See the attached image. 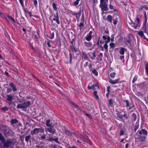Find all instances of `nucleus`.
I'll use <instances>...</instances> for the list:
<instances>
[{
	"label": "nucleus",
	"mask_w": 148,
	"mask_h": 148,
	"mask_svg": "<svg viewBox=\"0 0 148 148\" xmlns=\"http://www.w3.org/2000/svg\"><path fill=\"white\" fill-rule=\"evenodd\" d=\"M4 128V134L6 138L8 136H12L14 135V132L9 127L5 126Z\"/></svg>",
	"instance_id": "f257e3e1"
},
{
	"label": "nucleus",
	"mask_w": 148,
	"mask_h": 148,
	"mask_svg": "<svg viewBox=\"0 0 148 148\" xmlns=\"http://www.w3.org/2000/svg\"><path fill=\"white\" fill-rule=\"evenodd\" d=\"M100 3L99 7L101 8L102 11H107L109 10L107 3L108 0H100Z\"/></svg>",
	"instance_id": "f03ea898"
},
{
	"label": "nucleus",
	"mask_w": 148,
	"mask_h": 148,
	"mask_svg": "<svg viewBox=\"0 0 148 148\" xmlns=\"http://www.w3.org/2000/svg\"><path fill=\"white\" fill-rule=\"evenodd\" d=\"M31 105V102L28 101L26 102H24L22 104H18L16 108L18 109H26Z\"/></svg>",
	"instance_id": "7ed1b4c3"
},
{
	"label": "nucleus",
	"mask_w": 148,
	"mask_h": 148,
	"mask_svg": "<svg viewBox=\"0 0 148 148\" xmlns=\"http://www.w3.org/2000/svg\"><path fill=\"white\" fill-rule=\"evenodd\" d=\"M44 132V129L42 127L35 128L31 132V134L33 136L38 134L39 133H43Z\"/></svg>",
	"instance_id": "20e7f679"
},
{
	"label": "nucleus",
	"mask_w": 148,
	"mask_h": 148,
	"mask_svg": "<svg viewBox=\"0 0 148 148\" xmlns=\"http://www.w3.org/2000/svg\"><path fill=\"white\" fill-rule=\"evenodd\" d=\"M3 143L4 144L3 147L5 148H8L10 146V145L14 144V142L12 141L11 139H7L6 141H4Z\"/></svg>",
	"instance_id": "39448f33"
},
{
	"label": "nucleus",
	"mask_w": 148,
	"mask_h": 148,
	"mask_svg": "<svg viewBox=\"0 0 148 148\" xmlns=\"http://www.w3.org/2000/svg\"><path fill=\"white\" fill-rule=\"evenodd\" d=\"M45 130L46 133L48 132L52 135L56 132V130L53 128V125H52L49 127L45 129Z\"/></svg>",
	"instance_id": "423d86ee"
},
{
	"label": "nucleus",
	"mask_w": 148,
	"mask_h": 148,
	"mask_svg": "<svg viewBox=\"0 0 148 148\" xmlns=\"http://www.w3.org/2000/svg\"><path fill=\"white\" fill-rule=\"evenodd\" d=\"M4 18L8 23L10 25H12V24L11 21H10V20L12 21L14 23H16L15 19L10 16L7 15L5 16Z\"/></svg>",
	"instance_id": "0eeeda50"
},
{
	"label": "nucleus",
	"mask_w": 148,
	"mask_h": 148,
	"mask_svg": "<svg viewBox=\"0 0 148 148\" xmlns=\"http://www.w3.org/2000/svg\"><path fill=\"white\" fill-rule=\"evenodd\" d=\"M92 31H90L86 35L85 39L87 41H90L91 40L92 38L93 37V36L92 35Z\"/></svg>",
	"instance_id": "6e6552de"
},
{
	"label": "nucleus",
	"mask_w": 148,
	"mask_h": 148,
	"mask_svg": "<svg viewBox=\"0 0 148 148\" xmlns=\"http://www.w3.org/2000/svg\"><path fill=\"white\" fill-rule=\"evenodd\" d=\"M81 138L82 140L85 142L88 143L90 142V141L88 138V137L86 135L80 134Z\"/></svg>",
	"instance_id": "1a4fd4ad"
},
{
	"label": "nucleus",
	"mask_w": 148,
	"mask_h": 148,
	"mask_svg": "<svg viewBox=\"0 0 148 148\" xmlns=\"http://www.w3.org/2000/svg\"><path fill=\"white\" fill-rule=\"evenodd\" d=\"M53 20L54 21H55L58 25H59L60 24V21L59 20V18L58 13H56V14H54V18H53Z\"/></svg>",
	"instance_id": "9d476101"
},
{
	"label": "nucleus",
	"mask_w": 148,
	"mask_h": 148,
	"mask_svg": "<svg viewBox=\"0 0 148 148\" xmlns=\"http://www.w3.org/2000/svg\"><path fill=\"white\" fill-rule=\"evenodd\" d=\"M139 134L141 135H143L144 136H147V132L145 129H142L140 131H138Z\"/></svg>",
	"instance_id": "9b49d317"
},
{
	"label": "nucleus",
	"mask_w": 148,
	"mask_h": 148,
	"mask_svg": "<svg viewBox=\"0 0 148 148\" xmlns=\"http://www.w3.org/2000/svg\"><path fill=\"white\" fill-rule=\"evenodd\" d=\"M147 22V21H145V22H144L142 27V30H143V31L145 33H147L146 27Z\"/></svg>",
	"instance_id": "f8f14e48"
},
{
	"label": "nucleus",
	"mask_w": 148,
	"mask_h": 148,
	"mask_svg": "<svg viewBox=\"0 0 148 148\" xmlns=\"http://www.w3.org/2000/svg\"><path fill=\"white\" fill-rule=\"evenodd\" d=\"M110 37H108V40H106V41L105 42V43L104 44V45L103 47H104L105 48V49L106 50H108V46L107 45V43L110 42Z\"/></svg>",
	"instance_id": "ddd939ff"
},
{
	"label": "nucleus",
	"mask_w": 148,
	"mask_h": 148,
	"mask_svg": "<svg viewBox=\"0 0 148 148\" xmlns=\"http://www.w3.org/2000/svg\"><path fill=\"white\" fill-rule=\"evenodd\" d=\"M138 34L143 38L144 39H146L147 41H148V38H147L143 34V32L142 31H140L138 32Z\"/></svg>",
	"instance_id": "4468645a"
},
{
	"label": "nucleus",
	"mask_w": 148,
	"mask_h": 148,
	"mask_svg": "<svg viewBox=\"0 0 148 148\" xmlns=\"http://www.w3.org/2000/svg\"><path fill=\"white\" fill-rule=\"evenodd\" d=\"M81 11H79L77 13H76L75 14L76 17L77 18V22H78L79 21V18L81 16Z\"/></svg>",
	"instance_id": "2eb2a0df"
},
{
	"label": "nucleus",
	"mask_w": 148,
	"mask_h": 148,
	"mask_svg": "<svg viewBox=\"0 0 148 148\" xmlns=\"http://www.w3.org/2000/svg\"><path fill=\"white\" fill-rule=\"evenodd\" d=\"M146 136H147L144 135H139V138L140 140L142 142L145 141V140Z\"/></svg>",
	"instance_id": "dca6fc26"
},
{
	"label": "nucleus",
	"mask_w": 148,
	"mask_h": 148,
	"mask_svg": "<svg viewBox=\"0 0 148 148\" xmlns=\"http://www.w3.org/2000/svg\"><path fill=\"white\" fill-rule=\"evenodd\" d=\"M126 49L125 48L121 47L120 48L119 53L121 55H123L124 54L125 51H126Z\"/></svg>",
	"instance_id": "f3484780"
},
{
	"label": "nucleus",
	"mask_w": 148,
	"mask_h": 148,
	"mask_svg": "<svg viewBox=\"0 0 148 148\" xmlns=\"http://www.w3.org/2000/svg\"><path fill=\"white\" fill-rule=\"evenodd\" d=\"M9 85L10 87L12 88V89L14 91H15L17 90V89L16 87L14 86V84L13 83L11 82L10 83Z\"/></svg>",
	"instance_id": "a211bd4d"
},
{
	"label": "nucleus",
	"mask_w": 148,
	"mask_h": 148,
	"mask_svg": "<svg viewBox=\"0 0 148 148\" xmlns=\"http://www.w3.org/2000/svg\"><path fill=\"white\" fill-rule=\"evenodd\" d=\"M136 119V115L134 113H133L131 115V120L133 121H135Z\"/></svg>",
	"instance_id": "6ab92c4d"
},
{
	"label": "nucleus",
	"mask_w": 148,
	"mask_h": 148,
	"mask_svg": "<svg viewBox=\"0 0 148 148\" xmlns=\"http://www.w3.org/2000/svg\"><path fill=\"white\" fill-rule=\"evenodd\" d=\"M5 138L3 135L0 133V141H1L2 143H3L5 141Z\"/></svg>",
	"instance_id": "aec40b11"
},
{
	"label": "nucleus",
	"mask_w": 148,
	"mask_h": 148,
	"mask_svg": "<svg viewBox=\"0 0 148 148\" xmlns=\"http://www.w3.org/2000/svg\"><path fill=\"white\" fill-rule=\"evenodd\" d=\"M118 80V79H115L114 80H113L112 79H110L109 81V82L112 84H115L117 83Z\"/></svg>",
	"instance_id": "412c9836"
},
{
	"label": "nucleus",
	"mask_w": 148,
	"mask_h": 148,
	"mask_svg": "<svg viewBox=\"0 0 148 148\" xmlns=\"http://www.w3.org/2000/svg\"><path fill=\"white\" fill-rule=\"evenodd\" d=\"M84 44L87 47H90L92 45V43L91 42H84Z\"/></svg>",
	"instance_id": "4be33fe9"
},
{
	"label": "nucleus",
	"mask_w": 148,
	"mask_h": 148,
	"mask_svg": "<svg viewBox=\"0 0 148 148\" xmlns=\"http://www.w3.org/2000/svg\"><path fill=\"white\" fill-rule=\"evenodd\" d=\"M119 18V16L117 14H114L113 18V20H116L118 21V19Z\"/></svg>",
	"instance_id": "5701e85b"
},
{
	"label": "nucleus",
	"mask_w": 148,
	"mask_h": 148,
	"mask_svg": "<svg viewBox=\"0 0 148 148\" xmlns=\"http://www.w3.org/2000/svg\"><path fill=\"white\" fill-rule=\"evenodd\" d=\"M7 99L9 101H11L13 99L12 96L10 95H7Z\"/></svg>",
	"instance_id": "b1692460"
},
{
	"label": "nucleus",
	"mask_w": 148,
	"mask_h": 148,
	"mask_svg": "<svg viewBox=\"0 0 148 148\" xmlns=\"http://www.w3.org/2000/svg\"><path fill=\"white\" fill-rule=\"evenodd\" d=\"M18 122V121L16 119H12L10 121V122L12 124L16 123Z\"/></svg>",
	"instance_id": "393cba45"
},
{
	"label": "nucleus",
	"mask_w": 148,
	"mask_h": 148,
	"mask_svg": "<svg viewBox=\"0 0 148 148\" xmlns=\"http://www.w3.org/2000/svg\"><path fill=\"white\" fill-rule=\"evenodd\" d=\"M50 120L49 119L46 121V125L47 127H50L52 126L51 124H50Z\"/></svg>",
	"instance_id": "a878e982"
},
{
	"label": "nucleus",
	"mask_w": 148,
	"mask_h": 148,
	"mask_svg": "<svg viewBox=\"0 0 148 148\" xmlns=\"http://www.w3.org/2000/svg\"><path fill=\"white\" fill-rule=\"evenodd\" d=\"M17 100L20 103H23L25 101V100L23 98L20 99L18 97H16Z\"/></svg>",
	"instance_id": "bb28decb"
},
{
	"label": "nucleus",
	"mask_w": 148,
	"mask_h": 148,
	"mask_svg": "<svg viewBox=\"0 0 148 148\" xmlns=\"http://www.w3.org/2000/svg\"><path fill=\"white\" fill-rule=\"evenodd\" d=\"M107 20L110 23H112V16L110 15H109L107 17Z\"/></svg>",
	"instance_id": "cd10ccee"
},
{
	"label": "nucleus",
	"mask_w": 148,
	"mask_h": 148,
	"mask_svg": "<svg viewBox=\"0 0 148 148\" xmlns=\"http://www.w3.org/2000/svg\"><path fill=\"white\" fill-rule=\"evenodd\" d=\"M77 25L79 27L80 30H81L82 28L84 27V23L82 22H81L79 25L77 24Z\"/></svg>",
	"instance_id": "c85d7f7f"
},
{
	"label": "nucleus",
	"mask_w": 148,
	"mask_h": 148,
	"mask_svg": "<svg viewBox=\"0 0 148 148\" xmlns=\"http://www.w3.org/2000/svg\"><path fill=\"white\" fill-rule=\"evenodd\" d=\"M82 55L84 59H88V58L87 56V55L85 52L82 51Z\"/></svg>",
	"instance_id": "c756f323"
},
{
	"label": "nucleus",
	"mask_w": 148,
	"mask_h": 148,
	"mask_svg": "<svg viewBox=\"0 0 148 148\" xmlns=\"http://www.w3.org/2000/svg\"><path fill=\"white\" fill-rule=\"evenodd\" d=\"M118 117L121 119H123V115L122 114L121 112L118 113L116 114Z\"/></svg>",
	"instance_id": "7c9ffc66"
},
{
	"label": "nucleus",
	"mask_w": 148,
	"mask_h": 148,
	"mask_svg": "<svg viewBox=\"0 0 148 148\" xmlns=\"http://www.w3.org/2000/svg\"><path fill=\"white\" fill-rule=\"evenodd\" d=\"M31 137V136L30 135H27L25 137V141L28 143Z\"/></svg>",
	"instance_id": "2f4dec72"
},
{
	"label": "nucleus",
	"mask_w": 148,
	"mask_h": 148,
	"mask_svg": "<svg viewBox=\"0 0 148 148\" xmlns=\"http://www.w3.org/2000/svg\"><path fill=\"white\" fill-rule=\"evenodd\" d=\"M54 37V33L52 32V33H50L49 34V37H48V38L50 39H52Z\"/></svg>",
	"instance_id": "473e14b6"
},
{
	"label": "nucleus",
	"mask_w": 148,
	"mask_h": 148,
	"mask_svg": "<svg viewBox=\"0 0 148 148\" xmlns=\"http://www.w3.org/2000/svg\"><path fill=\"white\" fill-rule=\"evenodd\" d=\"M70 47L73 52H75V53L77 52V50L74 47L73 45H71L70 46Z\"/></svg>",
	"instance_id": "72a5a7b5"
},
{
	"label": "nucleus",
	"mask_w": 148,
	"mask_h": 148,
	"mask_svg": "<svg viewBox=\"0 0 148 148\" xmlns=\"http://www.w3.org/2000/svg\"><path fill=\"white\" fill-rule=\"evenodd\" d=\"M93 95L95 96V99H99V96L98 95H97V91H95L93 92Z\"/></svg>",
	"instance_id": "f704fd0d"
},
{
	"label": "nucleus",
	"mask_w": 148,
	"mask_h": 148,
	"mask_svg": "<svg viewBox=\"0 0 148 148\" xmlns=\"http://www.w3.org/2000/svg\"><path fill=\"white\" fill-rule=\"evenodd\" d=\"M139 125V123L138 122H136V123L135 125V126L134 129L135 132H136V131L137 129L138 128Z\"/></svg>",
	"instance_id": "c9c22d12"
},
{
	"label": "nucleus",
	"mask_w": 148,
	"mask_h": 148,
	"mask_svg": "<svg viewBox=\"0 0 148 148\" xmlns=\"http://www.w3.org/2000/svg\"><path fill=\"white\" fill-rule=\"evenodd\" d=\"M91 71L95 75L97 76L98 75V73L96 69L92 70Z\"/></svg>",
	"instance_id": "e433bc0d"
},
{
	"label": "nucleus",
	"mask_w": 148,
	"mask_h": 148,
	"mask_svg": "<svg viewBox=\"0 0 148 148\" xmlns=\"http://www.w3.org/2000/svg\"><path fill=\"white\" fill-rule=\"evenodd\" d=\"M36 148H45L44 145L40 144H38L35 146Z\"/></svg>",
	"instance_id": "4c0bfd02"
},
{
	"label": "nucleus",
	"mask_w": 148,
	"mask_h": 148,
	"mask_svg": "<svg viewBox=\"0 0 148 148\" xmlns=\"http://www.w3.org/2000/svg\"><path fill=\"white\" fill-rule=\"evenodd\" d=\"M123 118L127 119L128 118V115L126 113H124V114H123Z\"/></svg>",
	"instance_id": "58836bf2"
},
{
	"label": "nucleus",
	"mask_w": 148,
	"mask_h": 148,
	"mask_svg": "<svg viewBox=\"0 0 148 148\" xmlns=\"http://www.w3.org/2000/svg\"><path fill=\"white\" fill-rule=\"evenodd\" d=\"M1 110L3 111H7L8 110V108L6 106L3 107L1 108Z\"/></svg>",
	"instance_id": "ea45409f"
},
{
	"label": "nucleus",
	"mask_w": 148,
	"mask_h": 148,
	"mask_svg": "<svg viewBox=\"0 0 148 148\" xmlns=\"http://www.w3.org/2000/svg\"><path fill=\"white\" fill-rule=\"evenodd\" d=\"M96 86V84H93L91 86H88V89H91L94 88Z\"/></svg>",
	"instance_id": "a19ab883"
},
{
	"label": "nucleus",
	"mask_w": 148,
	"mask_h": 148,
	"mask_svg": "<svg viewBox=\"0 0 148 148\" xmlns=\"http://www.w3.org/2000/svg\"><path fill=\"white\" fill-rule=\"evenodd\" d=\"M80 20H81V22L84 23V14H83L82 15V17H81Z\"/></svg>",
	"instance_id": "79ce46f5"
},
{
	"label": "nucleus",
	"mask_w": 148,
	"mask_h": 148,
	"mask_svg": "<svg viewBox=\"0 0 148 148\" xmlns=\"http://www.w3.org/2000/svg\"><path fill=\"white\" fill-rule=\"evenodd\" d=\"M69 62L70 64H71L72 60V54L71 53H69Z\"/></svg>",
	"instance_id": "37998d69"
},
{
	"label": "nucleus",
	"mask_w": 148,
	"mask_h": 148,
	"mask_svg": "<svg viewBox=\"0 0 148 148\" xmlns=\"http://www.w3.org/2000/svg\"><path fill=\"white\" fill-rule=\"evenodd\" d=\"M116 73H112L110 74V76L112 78H113L114 77Z\"/></svg>",
	"instance_id": "c03bdc74"
},
{
	"label": "nucleus",
	"mask_w": 148,
	"mask_h": 148,
	"mask_svg": "<svg viewBox=\"0 0 148 148\" xmlns=\"http://www.w3.org/2000/svg\"><path fill=\"white\" fill-rule=\"evenodd\" d=\"M65 132L66 134L68 136L71 135V133L68 130H65Z\"/></svg>",
	"instance_id": "a18cd8bd"
},
{
	"label": "nucleus",
	"mask_w": 148,
	"mask_h": 148,
	"mask_svg": "<svg viewBox=\"0 0 148 148\" xmlns=\"http://www.w3.org/2000/svg\"><path fill=\"white\" fill-rule=\"evenodd\" d=\"M115 44L114 43H111L110 44V47L112 48H114V47Z\"/></svg>",
	"instance_id": "49530a36"
},
{
	"label": "nucleus",
	"mask_w": 148,
	"mask_h": 148,
	"mask_svg": "<svg viewBox=\"0 0 148 148\" xmlns=\"http://www.w3.org/2000/svg\"><path fill=\"white\" fill-rule=\"evenodd\" d=\"M108 37H110L108 35L103 36V38L104 40H108Z\"/></svg>",
	"instance_id": "de8ad7c7"
},
{
	"label": "nucleus",
	"mask_w": 148,
	"mask_h": 148,
	"mask_svg": "<svg viewBox=\"0 0 148 148\" xmlns=\"http://www.w3.org/2000/svg\"><path fill=\"white\" fill-rule=\"evenodd\" d=\"M53 7V9L55 10H57V8L56 7V5L55 3H53L52 5Z\"/></svg>",
	"instance_id": "09e8293b"
},
{
	"label": "nucleus",
	"mask_w": 148,
	"mask_h": 148,
	"mask_svg": "<svg viewBox=\"0 0 148 148\" xmlns=\"http://www.w3.org/2000/svg\"><path fill=\"white\" fill-rule=\"evenodd\" d=\"M144 6V5H140V7L138 8V10L140 11H141L144 8V7H143Z\"/></svg>",
	"instance_id": "8fccbe9b"
},
{
	"label": "nucleus",
	"mask_w": 148,
	"mask_h": 148,
	"mask_svg": "<svg viewBox=\"0 0 148 148\" xmlns=\"http://www.w3.org/2000/svg\"><path fill=\"white\" fill-rule=\"evenodd\" d=\"M34 4L35 7L37 5L38 1L36 0H33Z\"/></svg>",
	"instance_id": "3c124183"
},
{
	"label": "nucleus",
	"mask_w": 148,
	"mask_h": 148,
	"mask_svg": "<svg viewBox=\"0 0 148 148\" xmlns=\"http://www.w3.org/2000/svg\"><path fill=\"white\" fill-rule=\"evenodd\" d=\"M78 2L79 1H77L74 2L73 3V5L75 6L79 4Z\"/></svg>",
	"instance_id": "603ef678"
},
{
	"label": "nucleus",
	"mask_w": 148,
	"mask_h": 148,
	"mask_svg": "<svg viewBox=\"0 0 148 148\" xmlns=\"http://www.w3.org/2000/svg\"><path fill=\"white\" fill-rule=\"evenodd\" d=\"M140 26V24H139L138 23H137V24L136 25L133 26L134 27L135 29H137L138 27H139Z\"/></svg>",
	"instance_id": "864d4df0"
},
{
	"label": "nucleus",
	"mask_w": 148,
	"mask_h": 148,
	"mask_svg": "<svg viewBox=\"0 0 148 148\" xmlns=\"http://www.w3.org/2000/svg\"><path fill=\"white\" fill-rule=\"evenodd\" d=\"M71 105L74 106V107L77 108V105L75 103L73 102H71Z\"/></svg>",
	"instance_id": "5fc2aeb1"
},
{
	"label": "nucleus",
	"mask_w": 148,
	"mask_h": 148,
	"mask_svg": "<svg viewBox=\"0 0 148 148\" xmlns=\"http://www.w3.org/2000/svg\"><path fill=\"white\" fill-rule=\"evenodd\" d=\"M46 138V135H44L40 137V138L42 140H45Z\"/></svg>",
	"instance_id": "6e6d98bb"
},
{
	"label": "nucleus",
	"mask_w": 148,
	"mask_h": 148,
	"mask_svg": "<svg viewBox=\"0 0 148 148\" xmlns=\"http://www.w3.org/2000/svg\"><path fill=\"white\" fill-rule=\"evenodd\" d=\"M145 69L146 72L148 71V64L146 63L145 65Z\"/></svg>",
	"instance_id": "4d7b16f0"
},
{
	"label": "nucleus",
	"mask_w": 148,
	"mask_h": 148,
	"mask_svg": "<svg viewBox=\"0 0 148 148\" xmlns=\"http://www.w3.org/2000/svg\"><path fill=\"white\" fill-rule=\"evenodd\" d=\"M88 67L90 69V71H92V65L91 63L89 64L88 66Z\"/></svg>",
	"instance_id": "13d9d810"
},
{
	"label": "nucleus",
	"mask_w": 148,
	"mask_h": 148,
	"mask_svg": "<svg viewBox=\"0 0 148 148\" xmlns=\"http://www.w3.org/2000/svg\"><path fill=\"white\" fill-rule=\"evenodd\" d=\"M58 146L57 145L54 144L53 145H51V147L52 148H58Z\"/></svg>",
	"instance_id": "bf43d9fd"
},
{
	"label": "nucleus",
	"mask_w": 148,
	"mask_h": 148,
	"mask_svg": "<svg viewBox=\"0 0 148 148\" xmlns=\"http://www.w3.org/2000/svg\"><path fill=\"white\" fill-rule=\"evenodd\" d=\"M137 77H134L132 81V82L133 83H134L135 82H136V80H137Z\"/></svg>",
	"instance_id": "052dcab7"
},
{
	"label": "nucleus",
	"mask_w": 148,
	"mask_h": 148,
	"mask_svg": "<svg viewBox=\"0 0 148 148\" xmlns=\"http://www.w3.org/2000/svg\"><path fill=\"white\" fill-rule=\"evenodd\" d=\"M12 92V89L10 88H8L7 89V92L8 93H10L11 92Z\"/></svg>",
	"instance_id": "680f3d73"
},
{
	"label": "nucleus",
	"mask_w": 148,
	"mask_h": 148,
	"mask_svg": "<svg viewBox=\"0 0 148 148\" xmlns=\"http://www.w3.org/2000/svg\"><path fill=\"white\" fill-rule=\"evenodd\" d=\"M92 55H93V58H91V59L92 60L94 59H95V58L96 57V55H95V51H94V52H93L92 53Z\"/></svg>",
	"instance_id": "e2e57ef3"
},
{
	"label": "nucleus",
	"mask_w": 148,
	"mask_h": 148,
	"mask_svg": "<svg viewBox=\"0 0 148 148\" xmlns=\"http://www.w3.org/2000/svg\"><path fill=\"white\" fill-rule=\"evenodd\" d=\"M144 16L145 17V20L146 21H147V16L146 15V12H144Z\"/></svg>",
	"instance_id": "0e129e2a"
},
{
	"label": "nucleus",
	"mask_w": 148,
	"mask_h": 148,
	"mask_svg": "<svg viewBox=\"0 0 148 148\" xmlns=\"http://www.w3.org/2000/svg\"><path fill=\"white\" fill-rule=\"evenodd\" d=\"M58 138H55L54 139V141H55L57 143H60V142L58 140Z\"/></svg>",
	"instance_id": "69168bd1"
},
{
	"label": "nucleus",
	"mask_w": 148,
	"mask_h": 148,
	"mask_svg": "<svg viewBox=\"0 0 148 148\" xmlns=\"http://www.w3.org/2000/svg\"><path fill=\"white\" fill-rule=\"evenodd\" d=\"M23 0H19L20 3L23 7L24 6Z\"/></svg>",
	"instance_id": "338daca9"
},
{
	"label": "nucleus",
	"mask_w": 148,
	"mask_h": 148,
	"mask_svg": "<svg viewBox=\"0 0 148 148\" xmlns=\"http://www.w3.org/2000/svg\"><path fill=\"white\" fill-rule=\"evenodd\" d=\"M124 132L122 130H121L120 131V136H122L124 134Z\"/></svg>",
	"instance_id": "774afa93"
}]
</instances>
